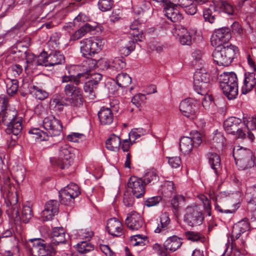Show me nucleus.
Masks as SVG:
<instances>
[{
    "label": "nucleus",
    "instance_id": "obj_1",
    "mask_svg": "<svg viewBox=\"0 0 256 256\" xmlns=\"http://www.w3.org/2000/svg\"><path fill=\"white\" fill-rule=\"evenodd\" d=\"M220 86L229 100L235 99L238 95V80L234 72H224L220 76Z\"/></svg>",
    "mask_w": 256,
    "mask_h": 256
},
{
    "label": "nucleus",
    "instance_id": "obj_2",
    "mask_svg": "<svg viewBox=\"0 0 256 256\" xmlns=\"http://www.w3.org/2000/svg\"><path fill=\"white\" fill-rule=\"evenodd\" d=\"M238 52V48L237 46L230 44L216 48L213 51L212 56L214 62L218 65L228 66L232 62Z\"/></svg>",
    "mask_w": 256,
    "mask_h": 256
},
{
    "label": "nucleus",
    "instance_id": "obj_3",
    "mask_svg": "<svg viewBox=\"0 0 256 256\" xmlns=\"http://www.w3.org/2000/svg\"><path fill=\"white\" fill-rule=\"evenodd\" d=\"M105 40L100 36L84 38L80 42V52L82 56L90 58L98 53L102 48Z\"/></svg>",
    "mask_w": 256,
    "mask_h": 256
},
{
    "label": "nucleus",
    "instance_id": "obj_4",
    "mask_svg": "<svg viewBox=\"0 0 256 256\" xmlns=\"http://www.w3.org/2000/svg\"><path fill=\"white\" fill-rule=\"evenodd\" d=\"M18 198L14 196L10 198L9 202L10 206L6 210V213L9 217L12 219L15 222H22L24 223H28L33 216V212L32 208L27 206H24L22 209V216H20L18 208L19 205L17 204Z\"/></svg>",
    "mask_w": 256,
    "mask_h": 256
},
{
    "label": "nucleus",
    "instance_id": "obj_5",
    "mask_svg": "<svg viewBox=\"0 0 256 256\" xmlns=\"http://www.w3.org/2000/svg\"><path fill=\"white\" fill-rule=\"evenodd\" d=\"M72 150V148L68 144L62 146L58 149V158H51L50 163L61 169L68 168L73 162L74 154Z\"/></svg>",
    "mask_w": 256,
    "mask_h": 256
},
{
    "label": "nucleus",
    "instance_id": "obj_6",
    "mask_svg": "<svg viewBox=\"0 0 256 256\" xmlns=\"http://www.w3.org/2000/svg\"><path fill=\"white\" fill-rule=\"evenodd\" d=\"M210 74L205 68H201L195 72L194 74V88L198 94L204 95L208 92L210 87Z\"/></svg>",
    "mask_w": 256,
    "mask_h": 256
},
{
    "label": "nucleus",
    "instance_id": "obj_7",
    "mask_svg": "<svg viewBox=\"0 0 256 256\" xmlns=\"http://www.w3.org/2000/svg\"><path fill=\"white\" fill-rule=\"evenodd\" d=\"M64 92L67 97L65 98L68 104L78 106L83 104L82 91L78 86L67 84L64 88Z\"/></svg>",
    "mask_w": 256,
    "mask_h": 256
},
{
    "label": "nucleus",
    "instance_id": "obj_8",
    "mask_svg": "<svg viewBox=\"0 0 256 256\" xmlns=\"http://www.w3.org/2000/svg\"><path fill=\"white\" fill-rule=\"evenodd\" d=\"M28 246L30 254L34 256H50L54 252L53 248L41 238L30 240Z\"/></svg>",
    "mask_w": 256,
    "mask_h": 256
},
{
    "label": "nucleus",
    "instance_id": "obj_9",
    "mask_svg": "<svg viewBox=\"0 0 256 256\" xmlns=\"http://www.w3.org/2000/svg\"><path fill=\"white\" fill-rule=\"evenodd\" d=\"M242 125L241 119L232 116L228 118L224 122V129L228 134L235 135L238 138L244 139L246 134L242 129Z\"/></svg>",
    "mask_w": 256,
    "mask_h": 256
},
{
    "label": "nucleus",
    "instance_id": "obj_10",
    "mask_svg": "<svg viewBox=\"0 0 256 256\" xmlns=\"http://www.w3.org/2000/svg\"><path fill=\"white\" fill-rule=\"evenodd\" d=\"M204 219L202 212L197 206H188L184 216V222L190 226H196L202 224Z\"/></svg>",
    "mask_w": 256,
    "mask_h": 256
},
{
    "label": "nucleus",
    "instance_id": "obj_11",
    "mask_svg": "<svg viewBox=\"0 0 256 256\" xmlns=\"http://www.w3.org/2000/svg\"><path fill=\"white\" fill-rule=\"evenodd\" d=\"M58 193L61 204L68 206L70 204L80 192L77 184L70 183L60 190Z\"/></svg>",
    "mask_w": 256,
    "mask_h": 256
},
{
    "label": "nucleus",
    "instance_id": "obj_12",
    "mask_svg": "<svg viewBox=\"0 0 256 256\" xmlns=\"http://www.w3.org/2000/svg\"><path fill=\"white\" fill-rule=\"evenodd\" d=\"M230 30L228 28H222L216 30L211 38V44L216 48L229 45L227 42L231 38Z\"/></svg>",
    "mask_w": 256,
    "mask_h": 256
},
{
    "label": "nucleus",
    "instance_id": "obj_13",
    "mask_svg": "<svg viewBox=\"0 0 256 256\" xmlns=\"http://www.w3.org/2000/svg\"><path fill=\"white\" fill-rule=\"evenodd\" d=\"M42 126L46 130L45 132L46 136H59L62 129L60 120L53 116H50L44 118Z\"/></svg>",
    "mask_w": 256,
    "mask_h": 256
},
{
    "label": "nucleus",
    "instance_id": "obj_14",
    "mask_svg": "<svg viewBox=\"0 0 256 256\" xmlns=\"http://www.w3.org/2000/svg\"><path fill=\"white\" fill-rule=\"evenodd\" d=\"M180 110L186 117L190 119L196 118L198 114V108L196 102L191 98H187L180 103Z\"/></svg>",
    "mask_w": 256,
    "mask_h": 256
},
{
    "label": "nucleus",
    "instance_id": "obj_15",
    "mask_svg": "<svg viewBox=\"0 0 256 256\" xmlns=\"http://www.w3.org/2000/svg\"><path fill=\"white\" fill-rule=\"evenodd\" d=\"M145 184L143 180L134 176H131L128 182V188L136 198H140L144 194Z\"/></svg>",
    "mask_w": 256,
    "mask_h": 256
},
{
    "label": "nucleus",
    "instance_id": "obj_16",
    "mask_svg": "<svg viewBox=\"0 0 256 256\" xmlns=\"http://www.w3.org/2000/svg\"><path fill=\"white\" fill-rule=\"evenodd\" d=\"M172 32L181 44L190 46L192 44V36L187 28L182 26H176L172 30Z\"/></svg>",
    "mask_w": 256,
    "mask_h": 256
},
{
    "label": "nucleus",
    "instance_id": "obj_17",
    "mask_svg": "<svg viewBox=\"0 0 256 256\" xmlns=\"http://www.w3.org/2000/svg\"><path fill=\"white\" fill-rule=\"evenodd\" d=\"M126 226L131 230H138L144 228V223L140 214L136 212L128 214L125 220Z\"/></svg>",
    "mask_w": 256,
    "mask_h": 256
},
{
    "label": "nucleus",
    "instance_id": "obj_18",
    "mask_svg": "<svg viewBox=\"0 0 256 256\" xmlns=\"http://www.w3.org/2000/svg\"><path fill=\"white\" fill-rule=\"evenodd\" d=\"M59 204L56 200H52L46 202L44 209L41 212L40 218L42 221H48L52 219L54 216L58 212Z\"/></svg>",
    "mask_w": 256,
    "mask_h": 256
},
{
    "label": "nucleus",
    "instance_id": "obj_19",
    "mask_svg": "<svg viewBox=\"0 0 256 256\" xmlns=\"http://www.w3.org/2000/svg\"><path fill=\"white\" fill-rule=\"evenodd\" d=\"M106 229L108 234L114 236L120 237L124 234L122 222L115 218H111L108 220Z\"/></svg>",
    "mask_w": 256,
    "mask_h": 256
},
{
    "label": "nucleus",
    "instance_id": "obj_20",
    "mask_svg": "<svg viewBox=\"0 0 256 256\" xmlns=\"http://www.w3.org/2000/svg\"><path fill=\"white\" fill-rule=\"evenodd\" d=\"M249 230L248 220V218H244L234 225L232 232V240H233L238 239L242 234Z\"/></svg>",
    "mask_w": 256,
    "mask_h": 256
},
{
    "label": "nucleus",
    "instance_id": "obj_21",
    "mask_svg": "<svg viewBox=\"0 0 256 256\" xmlns=\"http://www.w3.org/2000/svg\"><path fill=\"white\" fill-rule=\"evenodd\" d=\"M126 66L125 60L122 57H116L112 62L108 60H106L104 62V68L114 74L124 68Z\"/></svg>",
    "mask_w": 256,
    "mask_h": 256
},
{
    "label": "nucleus",
    "instance_id": "obj_22",
    "mask_svg": "<svg viewBox=\"0 0 256 256\" xmlns=\"http://www.w3.org/2000/svg\"><path fill=\"white\" fill-rule=\"evenodd\" d=\"M212 3L214 12H224L229 16L234 14V6L228 2L223 0H212Z\"/></svg>",
    "mask_w": 256,
    "mask_h": 256
},
{
    "label": "nucleus",
    "instance_id": "obj_23",
    "mask_svg": "<svg viewBox=\"0 0 256 256\" xmlns=\"http://www.w3.org/2000/svg\"><path fill=\"white\" fill-rule=\"evenodd\" d=\"M172 4L164 7V15L173 22H180L183 20V16L182 14L175 8L174 4L171 2Z\"/></svg>",
    "mask_w": 256,
    "mask_h": 256
},
{
    "label": "nucleus",
    "instance_id": "obj_24",
    "mask_svg": "<svg viewBox=\"0 0 256 256\" xmlns=\"http://www.w3.org/2000/svg\"><path fill=\"white\" fill-rule=\"evenodd\" d=\"M256 85V78L255 74L252 72H246L244 84L242 88V93L246 94L254 88Z\"/></svg>",
    "mask_w": 256,
    "mask_h": 256
},
{
    "label": "nucleus",
    "instance_id": "obj_25",
    "mask_svg": "<svg viewBox=\"0 0 256 256\" xmlns=\"http://www.w3.org/2000/svg\"><path fill=\"white\" fill-rule=\"evenodd\" d=\"M100 124L108 126L114 121V114L110 108L102 107L98 114Z\"/></svg>",
    "mask_w": 256,
    "mask_h": 256
},
{
    "label": "nucleus",
    "instance_id": "obj_26",
    "mask_svg": "<svg viewBox=\"0 0 256 256\" xmlns=\"http://www.w3.org/2000/svg\"><path fill=\"white\" fill-rule=\"evenodd\" d=\"M22 119L18 117L7 126L5 131L8 134H12L14 138H12V139L16 140L18 139V136L22 134Z\"/></svg>",
    "mask_w": 256,
    "mask_h": 256
},
{
    "label": "nucleus",
    "instance_id": "obj_27",
    "mask_svg": "<svg viewBox=\"0 0 256 256\" xmlns=\"http://www.w3.org/2000/svg\"><path fill=\"white\" fill-rule=\"evenodd\" d=\"M137 32H134L132 33H130L133 36L134 40L129 41L126 46L121 48L120 50L121 53L125 56L129 55L132 51L134 50L136 46L135 41L140 42L142 40L144 37L143 34L142 32L137 33Z\"/></svg>",
    "mask_w": 256,
    "mask_h": 256
},
{
    "label": "nucleus",
    "instance_id": "obj_28",
    "mask_svg": "<svg viewBox=\"0 0 256 256\" xmlns=\"http://www.w3.org/2000/svg\"><path fill=\"white\" fill-rule=\"evenodd\" d=\"M94 246L88 241L82 242L78 244L77 252L73 256H93Z\"/></svg>",
    "mask_w": 256,
    "mask_h": 256
},
{
    "label": "nucleus",
    "instance_id": "obj_29",
    "mask_svg": "<svg viewBox=\"0 0 256 256\" xmlns=\"http://www.w3.org/2000/svg\"><path fill=\"white\" fill-rule=\"evenodd\" d=\"M211 168L216 176H218L222 170L221 160L219 155L215 152H208L206 154Z\"/></svg>",
    "mask_w": 256,
    "mask_h": 256
},
{
    "label": "nucleus",
    "instance_id": "obj_30",
    "mask_svg": "<svg viewBox=\"0 0 256 256\" xmlns=\"http://www.w3.org/2000/svg\"><path fill=\"white\" fill-rule=\"evenodd\" d=\"M182 244V239L176 236L168 238L164 243V249L172 252H175L180 248Z\"/></svg>",
    "mask_w": 256,
    "mask_h": 256
},
{
    "label": "nucleus",
    "instance_id": "obj_31",
    "mask_svg": "<svg viewBox=\"0 0 256 256\" xmlns=\"http://www.w3.org/2000/svg\"><path fill=\"white\" fill-rule=\"evenodd\" d=\"M51 238L52 242L56 245L64 243L66 241L65 230L62 227L54 228Z\"/></svg>",
    "mask_w": 256,
    "mask_h": 256
},
{
    "label": "nucleus",
    "instance_id": "obj_32",
    "mask_svg": "<svg viewBox=\"0 0 256 256\" xmlns=\"http://www.w3.org/2000/svg\"><path fill=\"white\" fill-rule=\"evenodd\" d=\"M65 58L64 54L60 52L56 51L50 52L47 56V62L49 66L58 64H62L64 62Z\"/></svg>",
    "mask_w": 256,
    "mask_h": 256
},
{
    "label": "nucleus",
    "instance_id": "obj_33",
    "mask_svg": "<svg viewBox=\"0 0 256 256\" xmlns=\"http://www.w3.org/2000/svg\"><path fill=\"white\" fill-rule=\"evenodd\" d=\"M0 114L2 118V122L6 126L12 124V122L18 117L16 111L10 110H2L0 112Z\"/></svg>",
    "mask_w": 256,
    "mask_h": 256
},
{
    "label": "nucleus",
    "instance_id": "obj_34",
    "mask_svg": "<svg viewBox=\"0 0 256 256\" xmlns=\"http://www.w3.org/2000/svg\"><path fill=\"white\" fill-rule=\"evenodd\" d=\"M47 56L46 52H42L38 56H32V61H30V58H29L27 59V63L29 66H49L48 63L47 62Z\"/></svg>",
    "mask_w": 256,
    "mask_h": 256
},
{
    "label": "nucleus",
    "instance_id": "obj_35",
    "mask_svg": "<svg viewBox=\"0 0 256 256\" xmlns=\"http://www.w3.org/2000/svg\"><path fill=\"white\" fill-rule=\"evenodd\" d=\"M86 58L85 64L82 66L84 72H80V74L84 75L83 79L84 81L85 80L88 78L90 71L97 66V61L96 60L92 58Z\"/></svg>",
    "mask_w": 256,
    "mask_h": 256
},
{
    "label": "nucleus",
    "instance_id": "obj_36",
    "mask_svg": "<svg viewBox=\"0 0 256 256\" xmlns=\"http://www.w3.org/2000/svg\"><path fill=\"white\" fill-rule=\"evenodd\" d=\"M30 92L31 94L34 96L36 99L40 100L46 99L49 96L48 92L41 87L36 85H31L30 86Z\"/></svg>",
    "mask_w": 256,
    "mask_h": 256
},
{
    "label": "nucleus",
    "instance_id": "obj_37",
    "mask_svg": "<svg viewBox=\"0 0 256 256\" xmlns=\"http://www.w3.org/2000/svg\"><path fill=\"white\" fill-rule=\"evenodd\" d=\"M121 140L119 136L112 134L106 142L107 149L112 151H117L120 149Z\"/></svg>",
    "mask_w": 256,
    "mask_h": 256
},
{
    "label": "nucleus",
    "instance_id": "obj_38",
    "mask_svg": "<svg viewBox=\"0 0 256 256\" xmlns=\"http://www.w3.org/2000/svg\"><path fill=\"white\" fill-rule=\"evenodd\" d=\"M194 146V145L192 140H191L190 137L184 136L180 142V150L184 154H189L192 151Z\"/></svg>",
    "mask_w": 256,
    "mask_h": 256
},
{
    "label": "nucleus",
    "instance_id": "obj_39",
    "mask_svg": "<svg viewBox=\"0 0 256 256\" xmlns=\"http://www.w3.org/2000/svg\"><path fill=\"white\" fill-rule=\"evenodd\" d=\"M160 225H158L155 230V232H162L164 234L168 229V226L170 222V218L167 213L164 212L161 214L160 217Z\"/></svg>",
    "mask_w": 256,
    "mask_h": 256
},
{
    "label": "nucleus",
    "instance_id": "obj_40",
    "mask_svg": "<svg viewBox=\"0 0 256 256\" xmlns=\"http://www.w3.org/2000/svg\"><path fill=\"white\" fill-rule=\"evenodd\" d=\"M132 82V78L126 72L118 74L116 77V84L122 88L128 87Z\"/></svg>",
    "mask_w": 256,
    "mask_h": 256
},
{
    "label": "nucleus",
    "instance_id": "obj_41",
    "mask_svg": "<svg viewBox=\"0 0 256 256\" xmlns=\"http://www.w3.org/2000/svg\"><path fill=\"white\" fill-rule=\"evenodd\" d=\"M84 75L78 73L76 75L70 74L69 76H62V82H73L76 86H78L84 82Z\"/></svg>",
    "mask_w": 256,
    "mask_h": 256
},
{
    "label": "nucleus",
    "instance_id": "obj_42",
    "mask_svg": "<svg viewBox=\"0 0 256 256\" xmlns=\"http://www.w3.org/2000/svg\"><path fill=\"white\" fill-rule=\"evenodd\" d=\"M94 30L93 27L89 24L86 23L78 30L72 36V38L73 40H78L86 33Z\"/></svg>",
    "mask_w": 256,
    "mask_h": 256
},
{
    "label": "nucleus",
    "instance_id": "obj_43",
    "mask_svg": "<svg viewBox=\"0 0 256 256\" xmlns=\"http://www.w3.org/2000/svg\"><path fill=\"white\" fill-rule=\"evenodd\" d=\"M184 238L188 240H191L193 242H204L206 239V238L200 232L194 231H187L184 234Z\"/></svg>",
    "mask_w": 256,
    "mask_h": 256
},
{
    "label": "nucleus",
    "instance_id": "obj_44",
    "mask_svg": "<svg viewBox=\"0 0 256 256\" xmlns=\"http://www.w3.org/2000/svg\"><path fill=\"white\" fill-rule=\"evenodd\" d=\"M66 105H68V102L64 103L59 98H55L51 99L50 107V108L54 111L60 112L63 110L64 106Z\"/></svg>",
    "mask_w": 256,
    "mask_h": 256
},
{
    "label": "nucleus",
    "instance_id": "obj_45",
    "mask_svg": "<svg viewBox=\"0 0 256 256\" xmlns=\"http://www.w3.org/2000/svg\"><path fill=\"white\" fill-rule=\"evenodd\" d=\"M158 180L159 177L156 172L154 170L148 172L145 174L143 180L144 184H154L158 182Z\"/></svg>",
    "mask_w": 256,
    "mask_h": 256
},
{
    "label": "nucleus",
    "instance_id": "obj_46",
    "mask_svg": "<svg viewBox=\"0 0 256 256\" xmlns=\"http://www.w3.org/2000/svg\"><path fill=\"white\" fill-rule=\"evenodd\" d=\"M202 16L204 22L210 24H214L216 20V16L210 8H206L203 10Z\"/></svg>",
    "mask_w": 256,
    "mask_h": 256
},
{
    "label": "nucleus",
    "instance_id": "obj_47",
    "mask_svg": "<svg viewBox=\"0 0 256 256\" xmlns=\"http://www.w3.org/2000/svg\"><path fill=\"white\" fill-rule=\"evenodd\" d=\"M2 188L4 192L8 193V200L10 198H12L14 196H16L18 198L16 194L14 196H11L12 194L13 190H14V187L13 185L10 182V178H6L5 179Z\"/></svg>",
    "mask_w": 256,
    "mask_h": 256
},
{
    "label": "nucleus",
    "instance_id": "obj_48",
    "mask_svg": "<svg viewBox=\"0 0 256 256\" xmlns=\"http://www.w3.org/2000/svg\"><path fill=\"white\" fill-rule=\"evenodd\" d=\"M202 98V104L203 107L208 110H210L214 108L215 104L214 99L212 95L205 94Z\"/></svg>",
    "mask_w": 256,
    "mask_h": 256
},
{
    "label": "nucleus",
    "instance_id": "obj_49",
    "mask_svg": "<svg viewBox=\"0 0 256 256\" xmlns=\"http://www.w3.org/2000/svg\"><path fill=\"white\" fill-rule=\"evenodd\" d=\"M18 88V82L17 80H11L6 83V92L8 95L16 94Z\"/></svg>",
    "mask_w": 256,
    "mask_h": 256
},
{
    "label": "nucleus",
    "instance_id": "obj_50",
    "mask_svg": "<svg viewBox=\"0 0 256 256\" xmlns=\"http://www.w3.org/2000/svg\"><path fill=\"white\" fill-rule=\"evenodd\" d=\"M113 0H99L98 6L102 12H107L112 9L114 6Z\"/></svg>",
    "mask_w": 256,
    "mask_h": 256
},
{
    "label": "nucleus",
    "instance_id": "obj_51",
    "mask_svg": "<svg viewBox=\"0 0 256 256\" xmlns=\"http://www.w3.org/2000/svg\"><path fill=\"white\" fill-rule=\"evenodd\" d=\"M244 124L249 130H256V118L244 117Z\"/></svg>",
    "mask_w": 256,
    "mask_h": 256
},
{
    "label": "nucleus",
    "instance_id": "obj_52",
    "mask_svg": "<svg viewBox=\"0 0 256 256\" xmlns=\"http://www.w3.org/2000/svg\"><path fill=\"white\" fill-rule=\"evenodd\" d=\"M146 100V96L144 94H138L133 96L132 99V102L136 107L139 108L142 104H144Z\"/></svg>",
    "mask_w": 256,
    "mask_h": 256
},
{
    "label": "nucleus",
    "instance_id": "obj_53",
    "mask_svg": "<svg viewBox=\"0 0 256 256\" xmlns=\"http://www.w3.org/2000/svg\"><path fill=\"white\" fill-rule=\"evenodd\" d=\"M191 140L195 146H198L202 142V135L198 131H194L190 134Z\"/></svg>",
    "mask_w": 256,
    "mask_h": 256
},
{
    "label": "nucleus",
    "instance_id": "obj_54",
    "mask_svg": "<svg viewBox=\"0 0 256 256\" xmlns=\"http://www.w3.org/2000/svg\"><path fill=\"white\" fill-rule=\"evenodd\" d=\"M96 85L94 84L89 80L86 82L84 86V90L85 92L88 94L90 96H94V90L96 88Z\"/></svg>",
    "mask_w": 256,
    "mask_h": 256
},
{
    "label": "nucleus",
    "instance_id": "obj_55",
    "mask_svg": "<svg viewBox=\"0 0 256 256\" xmlns=\"http://www.w3.org/2000/svg\"><path fill=\"white\" fill-rule=\"evenodd\" d=\"M162 200V198L159 196L148 198L144 202L145 205L148 207L154 206Z\"/></svg>",
    "mask_w": 256,
    "mask_h": 256
},
{
    "label": "nucleus",
    "instance_id": "obj_56",
    "mask_svg": "<svg viewBox=\"0 0 256 256\" xmlns=\"http://www.w3.org/2000/svg\"><path fill=\"white\" fill-rule=\"evenodd\" d=\"M169 164L173 168H178L181 164V159L180 156L166 157Z\"/></svg>",
    "mask_w": 256,
    "mask_h": 256
},
{
    "label": "nucleus",
    "instance_id": "obj_57",
    "mask_svg": "<svg viewBox=\"0 0 256 256\" xmlns=\"http://www.w3.org/2000/svg\"><path fill=\"white\" fill-rule=\"evenodd\" d=\"M184 197L182 195L174 196L172 200L171 204L174 210H178V204L181 202H184Z\"/></svg>",
    "mask_w": 256,
    "mask_h": 256
},
{
    "label": "nucleus",
    "instance_id": "obj_58",
    "mask_svg": "<svg viewBox=\"0 0 256 256\" xmlns=\"http://www.w3.org/2000/svg\"><path fill=\"white\" fill-rule=\"evenodd\" d=\"M192 1H190L189 4H188L184 8V10L186 14L190 15L194 14L197 10V6L195 4L192 3Z\"/></svg>",
    "mask_w": 256,
    "mask_h": 256
},
{
    "label": "nucleus",
    "instance_id": "obj_59",
    "mask_svg": "<svg viewBox=\"0 0 256 256\" xmlns=\"http://www.w3.org/2000/svg\"><path fill=\"white\" fill-rule=\"evenodd\" d=\"M102 75L99 73H94L90 74L89 76V80L92 82L94 84L97 86L102 78Z\"/></svg>",
    "mask_w": 256,
    "mask_h": 256
},
{
    "label": "nucleus",
    "instance_id": "obj_60",
    "mask_svg": "<svg viewBox=\"0 0 256 256\" xmlns=\"http://www.w3.org/2000/svg\"><path fill=\"white\" fill-rule=\"evenodd\" d=\"M225 140L223 135L220 133H217L213 137V142L218 146H222Z\"/></svg>",
    "mask_w": 256,
    "mask_h": 256
},
{
    "label": "nucleus",
    "instance_id": "obj_61",
    "mask_svg": "<svg viewBox=\"0 0 256 256\" xmlns=\"http://www.w3.org/2000/svg\"><path fill=\"white\" fill-rule=\"evenodd\" d=\"M239 206L236 204L234 208L231 209V210H224L220 206L217 204H214V208L215 210L217 211L220 212V213H225V214H232L235 212V211L238 208Z\"/></svg>",
    "mask_w": 256,
    "mask_h": 256
},
{
    "label": "nucleus",
    "instance_id": "obj_62",
    "mask_svg": "<svg viewBox=\"0 0 256 256\" xmlns=\"http://www.w3.org/2000/svg\"><path fill=\"white\" fill-rule=\"evenodd\" d=\"M28 133L32 134L36 136V138H43V135H46V132L40 130L38 128H31L29 131Z\"/></svg>",
    "mask_w": 256,
    "mask_h": 256
},
{
    "label": "nucleus",
    "instance_id": "obj_63",
    "mask_svg": "<svg viewBox=\"0 0 256 256\" xmlns=\"http://www.w3.org/2000/svg\"><path fill=\"white\" fill-rule=\"evenodd\" d=\"M121 13L122 12L119 9L113 10L112 14L110 16V21L115 22L118 20L120 18Z\"/></svg>",
    "mask_w": 256,
    "mask_h": 256
},
{
    "label": "nucleus",
    "instance_id": "obj_64",
    "mask_svg": "<svg viewBox=\"0 0 256 256\" xmlns=\"http://www.w3.org/2000/svg\"><path fill=\"white\" fill-rule=\"evenodd\" d=\"M134 198L132 196L124 194L123 202L124 204L127 207L132 206L134 204Z\"/></svg>",
    "mask_w": 256,
    "mask_h": 256
}]
</instances>
